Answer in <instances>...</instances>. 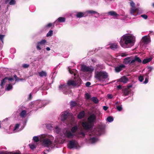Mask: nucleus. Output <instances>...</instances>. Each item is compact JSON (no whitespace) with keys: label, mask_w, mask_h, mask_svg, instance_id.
<instances>
[{"label":"nucleus","mask_w":154,"mask_h":154,"mask_svg":"<svg viewBox=\"0 0 154 154\" xmlns=\"http://www.w3.org/2000/svg\"><path fill=\"white\" fill-rule=\"evenodd\" d=\"M68 113L67 112H64L62 115L61 120L62 121H64L66 120L68 117Z\"/></svg>","instance_id":"obj_19"},{"label":"nucleus","mask_w":154,"mask_h":154,"mask_svg":"<svg viewBox=\"0 0 154 154\" xmlns=\"http://www.w3.org/2000/svg\"><path fill=\"white\" fill-rule=\"evenodd\" d=\"M132 87V85H128L127 86V88H126V89H127L129 90V89L130 88H131Z\"/></svg>","instance_id":"obj_58"},{"label":"nucleus","mask_w":154,"mask_h":154,"mask_svg":"<svg viewBox=\"0 0 154 154\" xmlns=\"http://www.w3.org/2000/svg\"><path fill=\"white\" fill-rule=\"evenodd\" d=\"M10 154H21L20 153H18V152H15L14 153H12L11 152H10Z\"/></svg>","instance_id":"obj_64"},{"label":"nucleus","mask_w":154,"mask_h":154,"mask_svg":"<svg viewBox=\"0 0 154 154\" xmlns=\"http://www.w3.org/2000/svg\"><path fill=\"white\" fill-rule=\"evenodd\" d=\"M108 109V107L106 106H103V109L105 110H106Z\"/></svg>","instance_id":"obj_59"},{"label":"nucleus","mask_w":154,"mask_h":154,"mask_svg":"<svg viewBox=\"0 0 154 154\" xmlns=\"http://www.w3.org/2000/svg\"><path fill=\"white\" fill-rule=\"evenodd\" d=\"M128 55V54H126L125 53H122L121 54V56L123 57L127 56Z\"/></svg>","instance_id":"obj_55"},{"label":"nucleus","mask_w":154,"mask_h":154,"mask_svg":"<svg viewBox=\"0 0 154 154\" xmlns=\"http://www.w3.org/2000/svg\"><path fill=\"white\" fill-rule=\"evenodd\" d=\"M91 100L95 103L97 104L98 103L99 100L96 97H93L91 98Z\"/></svg>","instance_id":"obj_28"},{"label":"nucleus","mask_w":154,"mask_h":154,"mask_svg":"<svg viewBox=\"0 0 154 154\" xmlns=\"http://www.w3.org/2000/svg\"><path fill=\"white\" fill-rule=\"evenodd\" d=\"M130 4V5L132 7V8H135V4L132 1H131Z\"/></svg>","instance_id":"obj_41"},{"label":"nucleus","mask_w":154,"mask_h":154,"mask_svg":"<svg viewBox=\"0 0 154 154\" xmlns=\"http://www.w3.org/2000/svg\"><path fill=\"white\" fill-rule=\"evenodd\" d=\"M152 59V57H150L146 59H145L143 61L142 63L143 64L149 62H150Z\"/></svg>","instance_id":"obj_26"},{"label":"nucleus","mask_w":154,"mask_h":154,"mask_svg":"<svg viewBox=\"0 0 154 154\" xmlns=\"http://www.w3.org/2000/svg\"><path fill=\"white\" fill-rule=\"evenodd\" d=\"M132 59L133 57L132 56L127 57L124 59L123 63L125 64H130V62Z\"/></svg>","instance_id":"obj_12"},{"label":"nucleus","mask_w":154,"mask_h":154,"mask_svg":"<svg viewBox=\"0 0 154 154\" xmlns=\"http://www.w3.org/2000/svg\"><path fill=\"white\" fill-rule=\"evenodd\" d=\"M26 111L25 110H22L20 113V115L22 117H24L26 114Z\"/></svg>","instance_id":"obj_27"},{"label":"nucleus","mask_w":154,"mask_h":154,"mask_svg":"<svg viewBox=\"0 0 154 154\" xmlns=\"http://www.w3.org/2000/svg\"><path fill=\"white\" fill-rule=\"evenodd\" d=\"M123 93V95L125 96H127L131 93V90H128L126 88H124L122 90Z\"/></svg>","instance_id":"obj_17"},{"label":"nucleus","mask_w":154,"mask_h":154,"mask_svg":"<svg viewBox=\"0 0 154 154\" xmlns=\"http://www.w3.org/2000/svg\"><path fill=\"white\" fill-rule=\"evenodd\" d=\"M54 23H54H49L46 26V27L47 28H49L52 26L54 27Z\"/></svg>","instance_id":"obj_35"},{"label":"nucleus","mask_w":154,"mask_h":154,"mask_svg":"<svg viewBox=\"0 0 154 154\" xmlns=\"http://www.w3.org/2000/svg\"><path fill=\"white\" fill-rule=\"evenodd\" d=\"M87 12L88 13L92 14H95L98 13L97 12L92 10L88 11Z\"/></svg>","instance_id":"obj_34"},{"label":"nucleus","mask_w":154,"mask_h":154,"mask_svg":"<svg viewBox=\"0 0 154 154\" xmlns=\"http://www.w3.org/2000/svg\"><path fill=\"white\" fill-rule=\"evenodd\" d=\"M79 134L82 135L83 137H84L85 135V133L83 132H80Z\"/></svg>","instance_id":"obj_61"},{"label":"nucleus","mask_w":154,"mask_h":154,"mask_svg":"<svg viewBox=\"0 0 154 154\" xmlns=\"http://www.w3.org/2000/svg\"><path fill=\"white\" fill-rule=\"evenodd\" d=\"M12 88V86L11 84H9L8 85V87H7L6 89L8 91H9Z\"/></svg>","instance_id":"obj_39"},{"label":"nucleus","mask_w":154,"mask_h":154,"mask_svg":"<svg viewBox=\"0 0 154 154\" xmlns=\"http://www.w3.org/2000/svg\"><path fill=\"white\" fill-rule=\"evenodd\" d=\"M85 115L84 111H83L80 112L77 116V118L79 119H81L83 118Z\"/></svg>","instance_id":"obj_18"},{"label":"nucleus","mask_w":154,"mask_h":154,"mask_svg":"<svg viewBox=\"0 0 154 154\" xmlns=\"http://www.w3.org/2000/svg\"><path fill=\"white\" fill-rule=\"evenodd\" d=\"M32 98V95H31V94H30L29 95V96L28 97V100H30Z\"/></svg>","instance_id":"obj_60"},{"label":"nucleus","mask_w":154,"mask_h":154,"mask_svg":"<svg viewBox=\"0 0 154 154\" xmlns=\"http://www.w3.org/2000/svg\"><path fill=\"white\" fill-rule=\"evenodd\" d=\"M15 3V0H11L9 3V4L10 5H14Z\"/></svg>","instance_id":"obj_42"},{"label":"nucleus","mask_w":154,"mask_h":154,"mask_svg":"<svg viewBox=\"0 0 154 154\" xmlns=\"http://www.w3.org/2000/svg\"><path fill=\"white\" fill-rule=\"evenodd\" d=\"M7 80L10 81L11 82L12 81H13L14 80V79L13 78L8 77Z\"/></svg>","instance_id":"obj_57"},{"label":"nucleus","mask_w":154,"mask_h":154,"mask_svg":"<svg viewBox=\"0 0 154 154\" xmlns=\"http://www.w3.org/2000/svg\"><path fill=\"white\" fill-rule=\"evenodd\" d=\"M55 129L56 130V132L57 133H59L60 131V129L58 127H56L55 128Z\"/></svg>","instance_id":"obj_51"},{"label":"nucleus","mask_w":154,"mask_h":154,"mask_svg":"<svg viewBox=\"0 0 154 154\" xmlns=\"http://www.w3.org/2000/svg\"><path fill=\"white\" fill-rule=\"evenodd\" d=\"M78 130V127L76 126H75L72 128L71 131L72 133L75 132Z\"/></svg>","instance_id":"obj_29"},{"label":"nucleus","mask_w":154,"mask_h":154,"mask_svg":"<svg viewBox=\"0 0 154 154\" xmlns=\"http://www.w3.org/2000/svg\"><path fill=\"white\" fill-rule=\"evenodd\" d=\"M107 120L109 122H111L113 121V118L112 117L109 116L107 117Z\"/></svg>","instance_id":"obj_33"},{"label":"nucleus","mask_w":154,"mask_h":154,"mask_svg":"<svg viewBox=\"0 0 154 154\" xmlns=\"http://www.w3.org/2000/svg\"><path fill=\"white\" fill-rule=\"evenodd\" d=\"M143 79L144 78L143 76L140 75L139 76L138 80L140 82H142Z\"/></svg>","instance_id":"obj_40"},{"label":"nucleus","mask_w":154,"mask_h":154,"mask_svg":"<svg viewBox=\"0 0 154 154\" xmlns=\"http://www.w3.org/2000/svg\"><path fill=\"white\" fill-rule=\"evenodd\" d=\"M10 152H9L8 153H6L5 152H1L0 153V154H10Z\"/></svg>","instance_id":"obj_62"},{"label":"nucleus","mask_w":154,"mask_h":154,"mask_svg":"<svg viewBox=\"0 0 154 154\" xmlns=\"http://www.w3.org/2000/svg\"><path fill=\"white\" fill-rule=\"evenodd\" d=\"M137 9L135 8H132L130 11V13L131 15L136 16L137 15Z\"/></svg>","instance_id":"obj_16"},{"label":"nucleus","mask_w":154,"mask_h":154,"mask_svg":"<svg viewBox=\"0 0 154 154\" xmlns=\"http://www.w3.org/2000/svg\"><path fill=\"white\" fill-rule=\"evenodd\" d=\"M133 38L129 35H124L122 38L120 42L121 45L123 48L128 47V45L132 43Z\"/></svg>","instance_id":"obj_1"},{"label":"nucleus","mask_w":154,"mask_h":154,"mask_svg":"<svg viewBox=\"0 0 154 154\" xmlns=\"http://www.w3.org/2000/svg\"><path fill=\"white\" fill-rule=\"evenodd\" d=\"M96 116L94 114H92L88 117V121L90 124H92L93 125L94 122L96 120Z\"/></svg>","instance_id":"obj_9"},{"label":"nucleus","mask_w":154,"mask_h":154,"mask_svg":"<svg viewBox=\"0 0 154 154\" xmlns=\"http://www.w3.org/2000/svg\"><path fill=\"white\" fill-rule=\"evenodd\" d=\"M33 140L35 142H37L39 141V138L37 136H34L33 137Z\"/></svg>","instance_id":"obj_36"},{"label":"nucleus","mask_w":154,"mask_h":154,"mask_svg":"<svg viewBox=\"0 0 154 154\" xmlns=\"http://www.w3.org/2000/svg\"><path fill=\"white\" fill-rule=\"evenodd\" d=\"M85 13L84 12H78L76 14V16L77 18H80L85 16Z\"/></svg>","instance_id":"obj_20"},{"label":"nucleus","mask_w":154,"mask_h":154,"mask_svg":"<svg viewBox=\"0 0 154 154\" xmlns=\"http://www.w3.org/2000/svg\"><path fill=\"white\" fill-rule=\"evenodd\" d=\"M29 146L30 148L31 149H34L35 148V145H33V144L30 145V144H29Z\"/></svg>","instance_id":"obj_50"},{"label":"nucleus","mask_w":154,"mask_h":154,"mask_svg":"<svg viewBox=\"0 0 154 154\" xmlns=\"http://www.w3.org/2000/svg\"><path fill=\"white\" fill-rule=\"evenodd\" d=\"M148 74L153 69V68L151 67H149L148 68Z\"/></svg>","instance_id":"obj_53"},{"label":"nucleus","mask_w":154,"mask_h":154,"mask_svg":"<svg viewBox=\"0 0 154 154\" xmlns=\"http://www.w3.org/2000/svg\"><path fill=\"white\" fill-rule=\"evenodd\" d=\"M136 61L135 58L134 59L133 58L130 62V64H132V65L134 64V62Z\"/></svg>","instance_id":"obj_46"},{"label":"nucleus","mask_w":154,"mask_h":154,"mask_svg":"<svg viewBox=\"0 0 154 154\" xmlns=\"http://www.w3.org/2000/svg\"><path fill=\"white\" fill-rule=\"evenodd\" d=\"M141 17L145 19H146L148 18L147 16L145 14L141 15Z\"/></svg>","instance_id":"obj_45"},{"label":"nucleus","mask_w":154,"mask_h":154,"mask_svg":"<svg viewBox=\"0 0 154 154\" xmlns=\"http://www.w3.org/2000/svg\"><path fill=\"white\" fill-rule=\"evenodd\" d=\"M117 88L119 89H121L122 88V86L121 85H119L117 86Z\"/></svg>","instance_id":"obj_63"},{"label":"nucleus","mask_w":154,"mask_h":154,"mask_svg":"<svg viewBox=\"0 0 154 154\" xmlns=\"http://www.w3.org/2000/svg\"><path fill=\"white\" fill-rule=\"evenodd\" d=\"M75 77L74 80H69L67 82V85L69 86L72 85L73 86H79L81 83V80L79 76L78 75L76 76V74L74 73Z\"/></svg>","instance_id":"obj_4"},{"label":"nucleus","mask_w":154,"mask_h":154,"mask_svg":"<svg viewBox=\"0 0 154 154\" xmlns=\"http://www.w3.org/2000/svg\"><path fill=\"white\" fill-rule=\"evenodd\" d=\"M116 109L119 111H121L122 109V106H116Z\"/></svg>","instance_id":"obj_37"},{"label":"nucleus","mask_w":154,"mask_h":154,"mask_svg":"<svg viewBox=\"0 0 154 154\" xmlns=\"http://www.w3.org/2000/svg\"><path fill=\"white\" fill-rule=\"evenodd\" d=\"M7 79L8 77H5L4 79L1 80L0 85L2 87H3V85L7 82Z\"/></svg>","instance_id":"obj_22"},{"label":"nucleus","mask_w":154,"mask_h":154,"mask_svg":"<svg viewBox=\"0 0 154 154\" xmlns=\"http://www.w3.org/2000/svg\"><path fill=\"white\" fill-rule=\"evenodd\" d=\"M46 42V40L45 39H43L41 41L38 42L37 43V45L36 46V48L38 50H41V48L40 47V46L42 45Z\"/></svg>","instance_id":"obj_10"},{"label":"nucleus","mask_w":154,"mask_h":154,"mask_svg":"<svg viewBox=\"0 0 154 154\" xmlns=\"http://www.w3.org/2000/svg\"><path fill=\"white\" fill-rule=\"evenodd\" d=\"M118 81L123 83H126L128 81V79L125 76L122 77L120 79H119Z\"/></svg>","instance_id":"obj_14"},{"label":"nucleus","mask_w":154,"mask_h":154,"mask_svg":"<svg viewBox=\"0 0 154 154\" xmlns=\"http://www.w3.org/2000/svg\"><path fill=\"white\" fill-rule=\"evenodd\" d=\"M81 70L84 72H92L94 69L93 68H91L85 65H82L81 66Z\"/></svg>","instance_id":"obj_8"},{"label":"nucleus","mask_w":154,"mask_h":154,"mask_svg":"<svg viewBox=\"0 0 154 154\" xmlns=\"http://www.w3.org/2000/svg\"><path fill=\"white\" fill-rule=\"evenodd\" d=\"M5 36V35H4L0 34V40L1 41L2 43H3V40Z\"/></svg>","instance_id":"obj_43"},{"label":"nucleus","mask_w":154,"mask_h":154,"mask_svg":"<svg viewBox=\"0 0 154 154\" xmlns=\"http://www.w3.org/2000/svg\"><path fill=\"white\" fill-rule=\"evenodd\" d=\"M19 126H20L19 124H16L14 127V130H15L17 129H18L19 128Z\"/></svg>","instance_id":"obj_49"},{"label":"nucleus","mask_w":154,"mask_h":154,"mask_svg":"<svg viewBox=\"0 0 154 154\" xmlns=\"http://www.w3.org/2000/svg\"><path fill=\"white\" fill-rule=\"evenodd\" d=\"M29 66V65L26 64H25L23 65V67L24 68H27Z\"/></svg>","instance_id":"obj_47"},{"label":"nucleus","mask_w":154,"mask_h":154,"mask_svg":"<svg viewBox=\"0 0 154 154\" xmlns=\"http://www.w3.org/2000/svg\"><path fill=\"white\" fill-rule=\"evenodd\" d=\"M125 67V65L123 64H121L119 66L116 67L115 68V71L116 72H119L121 71L123 68Z\"/></svg>","instance_id":"obj_13"},{"label":"nucleus","mask_w":154,"mask_h":154,"mask_svg":"<svg viewBox=\"0 0 154 154\" xmlns=\"http://www.w3.org/2000/svg\"><path fill=\"white\" fill-rule=\"evenodd\" d=\"M65 21V17H60L57 19V20L55 22V23L57 21L59 22H64Z\"/></svg>","instance_id":"obj_24"},{"label":"nucleus","mask_w":154,"mask_h":154,"mask_svg":"<svg viewBox=\"0 0 154 154\" xmlns=\"http://www.w3.org/2000/svg\"><path fill=\"white\" fill-rule=\"evenodd\" d=\"M91 85L90 82H88L85 84V85L87 87H89Z\"/></svg>","instance_id":"obj_54"},{"label":"nucleus","mask_w":154,"mask_h":154,"mask_svg":"<svg viewBox=\"0 0 154 154\" xmlns=\"http://www.w3.org/2000/svg\"><path fill=\"white\" fill-rule=\"evenodd\" d=\"M94 77L97 80L103 82L108 78V73L106 72L100 71L96 72Z\"/></svg>","instance_id":"obj_3"},{"label":"nucleus","mask_w":154,"mask_h":154,"mask_svg":"<svg viewBox=\"0 0 154 154\" xmlns=\"http://www.w3.org/2000/svg\"><path fill=\"white\" fill-rule=\"evenodd\" d=\"M77 142L75 140H73L70 141L68 144V147L69 149L76 148L77 146Z\"/></svg>","instance_id":"obj_7"},{"label":"nucleus","mask_w":154,"mask_h":154,"mask_svg":"<svg viewBox=\"0 0 154 154\" xmlns=\"http://www.w3.org/2000/svg\"><path fill=\"white\" fill-rule=\"evenodd\" d=\"M107 14L109 15H110L113 17L117 18L119 16V15L117 14L116 12L114 11H111L108 12Z\"/></svg>","instance_id":"obj_15"},{"label":"nucleus","mask_w":154,"mask_h":154,"mask_svg":"<svg viewBox=\"0 0 154 154\" xmlns=\"http://www.w3.org/2000/svg\"><path fill=\"white\" fill-rule=\"evenodd\" d=\"M97 141V139L95 137H93L89 140V142L93 144L95 143Z\"/></svg>","instance_id":"obj_23"},{"label":"nucleus","mask_w":154,"mask_h":154,"mask_svg":"<svg viewBox=\"0 0 154 154\" xmlns=\"http://www.w3.org/2000/svg\"><path fill=\"white\" fill-rule=\"evenodd\" d=\"M59 89L62 91L65 94H66V93L69 89V86L66 84L60 85L59 86Z\"/></svg>","instance_id":"obj_5"},{"label":"nucleus","mask_w":154,"mask_h":154,"mask_svg":"<svg viewBox=\"0 0 154 154\" xmlns=\"http://www.w3.org/2000/svg\"><path fill=\"white\" fill-rule=\"evenodd\" d=\"M150 40L149 38H148L147 36H145L143 37L142 39L141 43L143 44V45L148 44Z\"/></svg>","instance_id":"obj_11"},{"label":"nucleus","mask_w":154,"mask_h":154,"mask_svg":"<svg viewBox=\"0 0 154 154\" xmlns=\"http://www.w3.org/2000/svg\"><path fill=\"white\" fill-rule=\"evenodd\" d=\"M107 97L108 98L110 99H112L113 97V95L111 94H108Z\"/></svg>","instance_id":"obj_48"},{"label":"nucleus","mask_w":154,"mask_h":154,"mask_svg":"<svg viewBox=\"0 0 154 154\" xmlns=\"http://www.w3.org/2000/svg\"><path fill=\"white\" fill-rule=\"evenodd\" d=\"M41 138L42 144L44 146L49 147L52 144V141L54 139V137L52 136L42 134L41 135Z\"/></svg>","instance_id":"obj_2"},{"label":"nucleus","mask_w":154,"mask_h":154,"mask_svg":"<svg viewBox=\"0 0 154 154\" xmlns=\"http://www.w3.org/2000/svg\"><path fill=\"white\" fill-rule=\"evenodd\" d=\"M134 58L136 61H137L139 63H141L142 62L141 60L139 57L136 56H135Z\"/></svg>","instance_id":"obj_31"},{"label":"nucleus","mask_w":154,"mask_h":154,"mask_svg":"<svg viewBox=\"0 0 154 154\" xmlns=\"http://www.w3.org/2000/svg\"><path fill=\"white\" fill-rule=\"evenodd\" d=\"M82 125L84 129L89 130L93 128L92 125L90 124L88 121L83 122L82 123Z\"/></svg>","instance_id":"obj_6"},{"label":"nucleus","mask_w":154,"mask_h":154,"mask_svg":"<svg viewBox=\"0 0 154 154\" xmlns=\"http://www.w3.org/2000/svg\"><path fill=\"white\" fill-rule=\"evenodd\" d=\"M39 76L41 77H43V76L46 77L47 76V73L44 71H42L41 72H38Z\"/></svg>","instance_id":"obj_25"},{"label":"nucleus","mask_w":154,"mask_h":154,"mask_svg":"<svg viewBox=\"0 0 154 154\" xmlns=\"http://www.w3.org/2000/svg\"><path fill=\"white\" fill-rule=\"evenodd\" d=\"M53 31L52 30H50L49 31L48 33L47 34V36L48 37L49 36H51L53 34Z\"/></svg>","instance_id":"obj_38"},{"label":"nucleus","mask_w":154,"mask_h":154,"mask_svg":"<svg viewBox=\"0 0 154 154\" xmlns=\"http://www.w3.org/2000/svg\"><path fill=\"white\" fill-rule=\"evenodd\" d=\"M85 96L87 99H89L90 98V96L88 93H86L85 94Z\"/></svg>","instance_id":"obj_44"},{"label":"nucleus","mask_w":154,"mask_h":154,"mask_svg":"<svg viewBox=\"0 0 154 154\" xmlns=\"http://www.w3.org/2000/svg\"><path fill=\"white\" fill-rule=\"evenodd\" d=\"M117 45L116 44H112L111 45L110 48L111 49L114 50L117 48Z\"/></svg>","instance_id":"obj_32"},{"label":"nucleus","mask_w":154,"mask_h":154,"mask_svg":"<svg viewBox=\"0 0 154 154\" xmlns=\"http://www.w3.org/2000/svg\"><path fill=\"white\" fill-rule=\"evenodd\" d=\"M77 103L73 101H71L70 102V106L71 107H73L75 106H76Z\"/></svg>","instance_id":"obj_30"},{"label":"nucleus","mask_w":154,"mask_h":154,"mask_svg":"<svg viewBox=\"0 0 154 154\" xmlns=\"http://www.w3.org/2000/svg\"><path fill=\"white\" fill-rule=\"evenodd\" d=\"M65 135L68 138L72 137L73 136V134L69 131H66Z\"/></svg>","instance_id":"obj_21"},{"label":"nucleus","mask_w":154,"mask_h":154,"mask_svg":"<svg viewBox=\"0 0 154 154\" xmlns=\"http://www.w3.org/2000/svg\"><path fill=\"white\" fill-rule=\"evenodd\" d=\"M148 79L147 77L146 78L144 81L143 82V83L145 84L147 83L148 82Z\"/></svg>","instance_id":"obj_56"},{"label":"nucleus","mask_w":154,"mask_h":154,"mask_svg":"<svg viewBox=\"0 0 154 154\" xmlns=\"http://www.w3.org/2000/svg\"><path fill=\"white\" fill-rule=\"evenodd\" d=\"M14 77L15 79V81H18L20 79L16 75H14Z\"/></svg>","instance_id":"obj_52"}]
</instances>
